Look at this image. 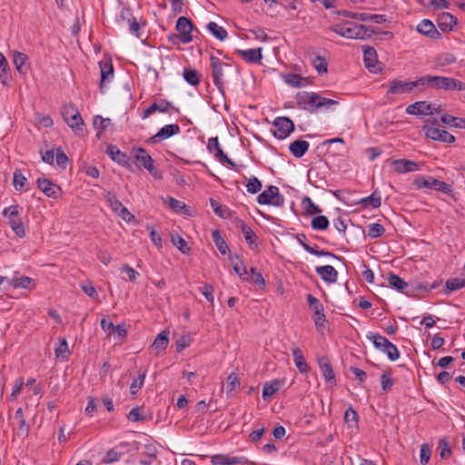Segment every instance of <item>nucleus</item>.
<instances>
[{
    "instance_id": "1",
    "label": "nucleus",
    "mask_w": 465,
    "mask_h": 465,
    "mask_svg": "<svg viewBox=\"0 0 465 465\" xmlns=\"http://www.w3.org/2000/svg\"><path fill=\"white\" fill-rule=\"evenodd\" d=\"M330 29L337 35L349 39H363L365 36H371L372 34L379 33V31L371 26L351 22L336 24Z\"/></svg>"
},
{
    "instance_id": "26",
    "label": "nucleus",
    "mask_w": 465,
    "mask_h": 465,
    "mask_svg": "<svg viewBox=\"0 0 465 465\" xmlns=\"http://www.w3.org/2000/svg\"><path fill=\"white\" fill-rule=\"evenodd\" d=\"M14 288H23L27 290H32L35 288V282L32 278L28 276H19L17 272L14 275L12 279L7 281Z\"/></svg>"
},
{
    "instance_id": "23",
    "label": "nucleus",
    "mask_w": 465,
    "mask_h": 465,
    "mask_svg": "<svg viewBox=\"0 0 465 465\" xmlns=\"http://www.w3.org/2000/svg\"><path fill=\"white\" fill-rule=\"evenodd\" d=\"M315 271L328 283H334L338 280V272L331 265L318 266Z\"/></svg>"
},
{
    "instance_id": "4",
    "label": "nucleus",
    "mask_w": 465,
    "mask_h": 465,
    "mask_svg": "<svg viewBox=\"0 0 465 465\" xmlns=\"http://www.w3.org/2000/svg\"><path fill=\"white\" fill-rule=\"evenodd\" d=\"M413 184L418 188H429L438 192H441L447 195L453 193V187L445 182L440 181L432 176H417L413 180Z\"/></svg>"
},
{
    "instance_id": "54",
    "label": "nucleus",
    "mask_w": 465,
    "mask_h": 465,
    "mask_svg": "<svg viewBox=\"0 0 465 465\" xmlns=\"http://www.w3.org/2000/svg\"><path fill=\"white\" fill-rule=\"evenodd\" d=\"M172 242L183 253L188 254L191 252V248L187 246L186 241L180 235H172Z\"/></svg>"
},
{
    "instance_id": "10",
    "label": "nucleus",
    "mask_w": 465,
    "mask_h": 465,
    "mask_svg": "<svg viewBox=\"0 0 465 465\" xmlns=\"http://www.w3.org/2000/svg\"><path fill=\"white\" fill-rule=\"evenodd\" d=\"M175 29L181 36V43L188 44L193 41L192 33L194 29V25L191 19L185 16H180L176 22Z\"/></svg>"
},
{
    "instance_id": "53",
    "label": "nucleus",
    "mask_w": 465,
    "mask_h": 465,
    "mask_svg": "<svg viewBox=\"0 0 465 465\" xmlns=\"http://www.w3.org/2000/svg\"><path fill=\"white\" fill-rule=\"evenodd\" d=\"M304 78L297 74H288L284 76V82L292 87H302Z\"/></svg>"
},
{
    "instance_id": "20",
    "label": "nucleus",
    "mask_w": 465,
    "mask_h": 465,
    "mask_svg": "<svg viewBox=\"0 0 465 465\" xmlns=\"http://www.w3.org/2000/svg\"><path fill=\"white\" fill-rule=\"evenodd\" d=\"M439 90L465 91V83L452 77L441 76Z\"/></svg>"
},
{
    "instance_id": "34",
    "label": "nucleus",
    "mask_w": 465,
    "mask_h": 465,
    "mask_svg": "<svg viewBox=\"0 0 465 465\" xmlns=\"http://www.w3.org/2000/svg\"><path fill=\"white\" fill-rule=\"evenodd\" d=\"M169 331L164 330L161 331L154 339L152 349L157 351V353L164 351L169 344Z\"/></svg>"
},
{
    "instance_id": "19",
    "label": "nucleus",
    "mask_w": 465,
    "mask_h": 465,
    "mask_svg": "<svg viewBox=\"0 0 465 465\" xmlns=\"http://www.w3.org/2000/svg\"><path fill=\"white\" fill-rule=\"evenodd\" d=\"M412 91L411 81L405 82L401 80H393L389 83V90L387 94H409Z\"/></svg>"
},
{
    "instance_id": "24",
    "label": "nucleus",
    "mask_w": 465,
    "mask_h": 465,
    "mask_svg": "<svg viewBox=\"0 0 465 465\" xmlns=\"http://www.w3.org/2000/svg\"><path fill=\"white\" fill-rule=\"evenodd\" d=\"M392 165L394 166L395 172L399 173L414 172L419 170L418 163L407 159L393 160Z\"/></svg>"
},
{
    "instance_id": "9",
    "label": "nucleus",
    "mask_w": 465,
    "mask_h": 465,
    "mask_svg": "<svg viewBox=\"0 0 465 465\" xmlns=\"http://www.w3.org/2000/svg\"><path fill=\"white\" fill-rule=\"evenodd\" d=\"M320 95L316 93L300 92L296 94V101L299 107L310 113L317 111V102Z\"/></svg>"
},
{
    "instance_id": "38",
    "label": "nucleus",
    "mask_w": 465,
    "mask_h": 465,
    "mask_svg": "<svg viewBox=\"0 0 465 465\" xmlns=\"http://www.w3.org/2000/svg\"><path fill=\"white\" fill-rule=\"evenodd\" d=\"M440 121L442 124L450 127L465 129V118L452 116L449 114H443L440 117Z\"/></svg>"
},
{
    "instance_id": "48",
    "label": "nucleus",
    "mask_w": 465,
    "mask_h": 465,
    "mask_svg": "<svg viewBox=\"0 0 465 465\" xmlns=\"http://www.w3.org/2000/svg\"><path fill=\"white\" fill-rule=\"evenodd\" d=\"M446 292H451L465 287V279L451 278L446 281Z\"/></svg>"
},
{
    "instance_id": "11",
    "label": "nucleus",
    "mask_w": 465,
    "mask_h": 465,
    "mask_svg": "<svg viewBox=\"0 0 465 465\" xmlns=\"http://www.w3.org/2000/svg\"><path fill=\"white\" fill-rule=\"evenodd\" d=\"M423 131L425 132V136L441 143H453L455 142V137L451 134H450L446 130H442L437 127L430 126L428 124L423 126Z\"/></svg>"
},
{
    "instance_id": "28",
    "label": "nucleus",
    "mask_w": 465,
    "mask_h": 465,
    "mask_svg": "<svg viewBox=\"0 0 465 465\" xmlns=\"http://www.w3.org/2000/svg\"><path fill=\"white\" fill-rule=\"evenodd\" d=\"M229 260L232 263V267L234 272L239 275V277L245 282L251 281V278L248 276V272L246 270L243 262L239 258L238 255H229Z\"/></svg>"
},
{
    "instance_id": "29",
    "label": "nucleus",
    "mask_w": 465,
    "mask_h": 465,
    "mask_svg": "<svg viewBox=\"0 0 465 465\" xmlns=\"http://www.w3.org/2000/svg\"><path fill=\"white\" fill-rule=\"evenodd\" d=\"M101 71L100 89L103 92L104 84L114 77V66L112 61L99 63Z\"/></svg>"
},
{
    "instance_id": "42",
    "label": "nucleus",
    "mask_w": 465,
    "mask_h": 465,
    "mask_svg": "<svg viewBox=\"0 0 465 465\" xmlns=\"http://www.w3.org/2000/svg\"><path fill=\"white\" fill-rule=\"evenodd\" d=\"M210 204L217 216L223 219L231 216L230 209L227 206L220 204L216 200L211 198Z\"/></svg>"
},
{
    "instance_id": "35",
    "label": "nucleus",
    "mask_w": 465,
    "mask_h": 465,
    "mask_svg": "<svg viewBox=\"0 0 465 465\" xmlns=\"http://www.w3.org/2000/svg\"><path fill=\"white\" fill-rule=\"evenodd\" d=\"M134 159L136 162L140 163V164L145 169H149V167H151V164L154 163V161L147 153V151L142 147H138L137 149H135Z\"/></svg>"
},
{
    "instance_id": "59",
    "label": "nucleus",
    "mask_w": 465,
    "mask_h": 465,
    "mask_svg": "<svg viewBox=\"0 0 465 465\" xmlns=\"http://www.w3.org/2000/svg\"><path fill=\"white\" fill-rule=\"evenodd\" d=\"M262 182L255 176H252V178H250L246 184L248 193H252V194L260 192L262 189Z\"/></svg>"
},
{
    "instance_id": "3",
    "label": "nucleus",
    "mask_w": 465,
    "mask_h": 465,
    "mask_svg": "<svg viewBox=\"0 0 465 465\" xmlns=\"http://www.w3.org/2000/svg\"><path fill=\"white\" fill-rule=\"evenodd\" d=\"M367 338L372 341L374 347L385 353L391 361H396L399 359L400 352L398 348L386 337L371 331L368 333Z\"/></svg>"
},
{
    "instance_id": "51",
    "label": "nucleus",
    "mask_w": 465,
    "mask_h": 465,
    "mask_svg": "<svg viewBox=\"0 0 465 465\" xmlns=\"http://www.w3.org/2000/svg\"><path fill=\"white\" fill-rule=\"evenodd\" d=\"M111 124L110 118H104L101 115H96L94 118V126L96 130H98V133L96 136L100 138V134L104 132L108 125Z\"/></svg>"
},
{
    "instance_id": "7",
    "label": "nucleus",
    "mask_w": 465,
    "mask_h": 465,
    "mask_svg": "<svg viewBox=\"0 0 465 465\" xmlns=\"http://www.w3.org/2000/svg\"><path fill=\"white\" fill-rule=\"evenodd\" d=\"M257 202L260 204L280 207L284 204V197L280 193L279 188L277 186L269 185L265 191L258 195Z\"/></svg>"
},
{
    "instance_id": "57",
    "label": "nucleus",
    "mask_w": 465,
    "mask_h": 465,
    "mask_svg": "<svg viewBox=\"0 0 465 465\" xmlns=\"http://www.w3.org/2000/svg\"><path fill=\"white\" fill-rule=\"evenodd\" d=\"M368 236L371 238H378L385 232L384 227L380 223H371L367 226Z\"/></svg>"
},
{
    "instance_id": "14",
    "label": "nucleus",
    "mask_w": 465,
    "mask_h": 465,
    "mask_svg": "<svg viewBox=\"0 0 465 465\" xmlns=\"http://www.w3.org/2000/svg\"><path fill=\"white\" fill-rule=\"evenodd\" d=\"M118 22L126 23L129 26V30L134 34L137 37L140 36V25L136 18L133 15V11L130 7L124 6L120 12Z\"/></svg>"
},
{
    "instance_id": "43",
    "label": "nucleus",
    "mask_w": 465,
    "mask_h": 465,
    "mask_svg": "<svg viewBox=\"0 0 465 465\" xmlns=\"http://www.w3.org/2000/svg\"><path fill=\"white\" fill-rule=\"evenodd\" d=\"M456 62V57L450 53H444L438 55L434 59V65L436 67H444Z\"/></svg>"
},
{
    "instance_id": "41",
    "label": "nucleus",
    "mask_w": 465,
    "mask_h": 465,
    "mask_svg": "<svg viewBox=\"0 0 465 465\" xmlns=\"http://www.w3.org/2000/svg\"><path fill=\"white\" fill-rule=\"evenodd\" d=\"M212 238H213V241L214 242L217 249L219 250V252L222 254H226L227 252L229 251V247H228V244L225 242V240L223 238L220 231L214 230L212 232Z\"/></svg>"
},
{
    "instance_id": "32",
    "label": "nucleus",
    "mask_w": 465,
    "mask_h": 465,
    "mask_svg": "<svg viewBox=\"0 0 465 465\" xmlns=\"http://www.w3.org/2000/svg\"><path fill=\"white\" fill-rule=\"evenodd\" d=\"M106 153L110 155L112 160L118 163L119 164H128L129 156L125 153L121 152L116 145H108Z\"/></svg>"
},
{
    "instance_id": "30",
    "label": "nucleus",
    "mask_w": 465,
    "mask_h": 465,
    "mask_svg": "<svg viewBox=\"0 0 465 465\" xmlns=\"http://www.w3.org/2000/svg\"><path fill=\"white\" fill-rule=\"evenodd\" d=\"M310 143L304 140H295L291 143L289 150L296 158H302L309 150Z\"/></svg>"
},
{
    "instance_id": "56",
    "label": "nucleus",
    "mask_w": 465,
    "mask_h": 465,
    "mask_svg": "<svg viewBox=\"0 0 465 465\" xmlns=\"http://www.w3.org/2000/svg\"><path fill=\"white\" fill-rule=\"evenodd\" d=\"M27 179L22 174L21 171L15 170L13 176V184L17 191L24 190Z\"/></svg>"
},
{
    "instance_id": "13",
    "label": "nucleus",
    "mask_w": 465,
    "mask_h": 465,
    "mask_svg": "<svg viewBox=\"0 0 465 465\" xmlns=\"http://www.w3.org/2000/svg\"><path fill=\"white\" fill-rule=\"evenodd\" d=\"M181 131L180 126L177 124H166L162 127L158 133L152 137H150L146 143H158L163 140L168 139L173 135L179 134Z\"/></svg>"
},
{
    "instance_id": "8",
    "label": "nucleus",
    "mask_w": 465,
    "mask_h": 465,
    "mask_svg": "<svg viewBox=\"0 0 465 465\" xmlns=\"http://www.w3.org/2000/svg\"><path fill=\"white\" fill-rule=\"evenodd\" d=\"M211 61V68H212V77L215 86L218 90L224 95V83L223 81L224 69L230 67L229 64L222 62L218 57L213 55L210 58Z\"/></svg>"
},
{
    "instance_id": "31",
    "label": "nucleus",
    "mask_w": 465,
    "mask_h": 465,
    "mask_svg": "<svg viewBox=\"0 0 465 465\" xmlns=\"http://www.w3.org/2000/svg\"><path fill=\"white\" fill-rule=\"evenodd\" d=\"M292 353L293 361L300 372L307 373L310 371V367L304 359L302 351L300 348L295 347L292 349Z\"/></svg>"
},
{
    "instance_id": "21",
    "label": "nucleus",
    "mask_w": 465,
    "mask_h": 465,
    "mask_svg": "<svg viewBox=\"0 0 465 465\" xmlns=\"http://www.w3.org/2000/svg\"><path fill=\"white\" fill-rule=\"evenodd\" d=\"M321 371L323 374L324 380L327 383H330L331 386L336 385V378L333 372V369L331 364L328 361L327 358L322 357L318 361Z\"/></svg>"
},
{
    "instance_id": "46",
    "label": "nucleus",
    "mask_w": 465,
    "mask_h": 465,
    "mask_svg": "<svg viewBox=\"0 0 465 465\" xmlns=\"http://www.w3.org/2000/svg\"><path fill=\"white\" fill-rule=\"evenodd\" d=\"M9 71L10 67L8 62L5 55L0 52V81L4 85L7 84Z\"/></svg>"
},
{
    "instance_id": "62",
    "label": "nucleus",
    "mask_w": 465,
    "mask_h": 465,
    "mask_svg": "<svg viewBox=\"0 0 465 465\" xmlns=\"http://www.w3.org/2000/svg\"><path fill=\"white\" fill-rule=\"evenodd\" d=\"M381 383L382 391H389L390 390H391L394 381L388 371H384L381 376Z\"/></svg>"
},
{
    "instance_id": "63",
    "label": "nucleus",
    "mask_w": 465,
    "mask_h": 465,
    "mask_svg": "<svg viewBox=\"0 0 465 465\" xmlns=\"http://www.w3.org/2000/svg\"><path fill=\"white\" fill-rule=\"evenodd\" d=\"M252 279L253 282L260 288L263 289L266 285L265 280L263 279L262 273L257 270L256 267L251 268Z\"/></svg>"
},
{
    "instance_id": "49",
    "label": "nucleus",
    "mask_w": 465,
    "mask_h": 465,
    "mask_svg": "<svg viewBox=\"0 0 465 465\" xmlns=\"http://www.w3.org/2000/svg\"><path fill=\"white\" fill-rule=\"evenodd\" d=\"M329 219L324 215H317L312 220V227L313 230L324 231L329 227Z\"/></svg>"
},
{
    "instance_id": "64",
    "label": "nucleus",
    "mask_w": 465,
    "mask_h": 465,
    "mask_svg": "<svg viewBox=\"0 0 465 465\" xmlns=\"http://www.w3.org/2000/svg\"><path fill=\"white\" fill-rule=\"evenodd\" d=\"M431 455V450L428 444H422L420 450V462L421 465L429 463Z\"/></svg>"
},
{
    "instance_id": "60",
    "label": "nucleus",
    "mask_w": 465,
    "mask_h": 465,
    "mask_svg": "<svg viewBox=\"0 0 465 465\" xmlns=\"http://www.w3.org/2000/svg\"><path fill=\"white\" fill-rule=\"evenodd\" d=\"M156 112H161V113H167V114H170L172 111H175V112H179V110L177 108H175L173 106V104L163 99V100H161L160 103H156Z\"/></svg>"
},
{
    "instance_id": "2",
    "label": "nucleus",
    "mask_w": 465,
    "mask_h": 465,
    "mask_svg": "<svg viewBox=\"0 0 465 465\" xmlns=\"http://www.w3.org/2000/svg\"><path fill=\"white\" fill-rule=\"evenodd\" d=\"M61 114L64 120L74 130L75 134L79 136L84 134V120L74 104L64 105Z\"/></svg>"
},
{
    "instance_id": "17",
    "label": "nucleus",
    "mask_w": 465,
    "mask_h": 465,
    "mask_svg": "<svg viewBox=\"0 0 465 465\" xmlns=\"http://www.w3.org/2000/svg\"><path fill=\"white\" fill-rule=\"evenodd\" d=\"M406 113L412 115H431L433 111L431 110V104L427 101L415 102L406 108Z\"/></svg>"
},
{
    "instance_id": "40",
    "label": "nucleus",
    "mask_w": 465,
    "mask_h": 465,
    "mask_svg": "<svg viewBox=\"0 0 465 465\" xmlns=\"http://www.w3.org/2000/svg\"><path fill=\"white\" fill-rule=\"evenodd\" d=\"M164 203L174 212L178 213H188L189 207L183 202L176 200L173 197H167Z\"/></svg>"
},
{
    "instance_id": "50",
    "label": "nucleus",
    "mask_w": 465,
    "mask_h": 465,
    "mask_svg": "<svg viewBox=\"0 0 465 465\" xmlns=\"http://www.w3.org/2000/svg\"><path fill=\"white\" fill-rule=\"evenodd\" d=\"M344 420L349 427H357L359 416L352 407H349L344 413Z\"/></svg>"
},
{
    "instance_id": "33",
    "label": "nucleus",
    "mask_w": 465,
    "mask_h": 465,
    "mask_svg": "<svg viewBox=\"0 0 465 465\" xmlns=\"http://www.w3.org/2000/svg\"><path fill=\"white\" fill-rule=\"evenodd\" d=\"M240 54L247 63L260 64L262 58V48L237 50Z\"/></svg>"
},
{
    "instance_id": "36",
    "label": "nucleus",
    "mask_w": 465,
    "mask_h": 465,
    "mask_svg": "<svg viewBox=\"0 0 465 465\" xmlns=\"http://www.w3.org/2000/svg\"><path fill=\"white\" fill-rule=\"evenodd\" d=\"M241 231L248 245L252 249L257 247V235L253 230L250 226L246 225L243 222H241Z\"/></svg>"
},
{
    "instance_id": "22",
    "label": "nucleus",
    "mask_w": 465,
    "mask_h": 465,
    "mask_svg": "<svg viewBox=\"0 0 465 465\" xmlns=\"http://www.w3.org/2000/svg\"><path fill=\"white\" fill-rule=\"evenodd\" d=\"M27 61L28 56L25 54L19 51L13 52V62L19 74L25 75L28 73L30 65Z\"/></svg>"
},
{
    "instance_id": "25",
    "label": "nucleus",
    "mask_w": 465,
    "mask_h": 465,
    "mask_svg": "<svg viewBox=\"0 0 465 465\" xmlns=\"http://www.w3.org/2000/svg\"><path fill=\"white\" fill-rule=\"evenodd\" d=\"M285 380L275 379L264 384L262 389V398L264 401L271 399L275 392L284 384Z\"/></svg>"
},
{
    "instance_id": "5",
    "label": "nucleus",
    "mask_w": 465,
    "mask_h": 465,
    "mask_svg": "<svg viewBox=\"0 0 465 465\" xmlns=\"http://www.w3.org/2000/svg\"><path fill=\"white\" fill-rule=\"evenodd\" d=\"M19 206L11 205L3 211V215L8 218V223L14 232L20 238L25 236V229L23 221L19 216Z\"/></svg>"
},
{
    "instance_id": "37",
    "label": "nucleus",
    "mask_w": 465,
    "mask_h": 465,
    "mask_svg": "<svg viewBox=\"0 0 465 465\" xmlns=\"http://www.w3.org/2000/svg\"><path fill=\"white\" fill-rule=\"evenodd\" d=\"M358 203L363 208L368 207V205H371L373 208H379L381 204V197L378 190H375L371 195L361 199Z\"/></svg>"
},
{
    "instance_id": "18",
    "label": "nucleus",
    "mask_w": 465,
    "mask_h": 465,
    "mask_svg": "<svg viewBox=\"0 0 465 465\" xmlns=\"http://www.w3.org/2000/svg\"><path fill=\"white\" fill-rule=\"evenodd\" d=\"M417 31L431 39H438L440 37V33L436 29L434 24L429 19L422 20L417 25Z\"/></svg>"
},
{
    "instance_id": "6",
    "label": "nucleus",
    "mask_w": 465,
    "mask_h": 465,
    "mask_svg": "<svg viewBox=\"0 0 465 465\" xmlns=\"http://www.w3.org/2000/svg\"><path fill=\"white\" fill-rule=\"evenodd\" d=\"M306 299L308 306L313 313L312 320L314 322L315 327L318 330H320L321 328L325 326V323L327 322L326 316L323 313V305L318 298L314 297L311 293L307 294Z\"/></svg>"
},
{
    "instance_id": "47",
    "label": "nucleus",
    "mask_w": 465,
    "mask_h": 465,
    "mask_svg": "<svg viewBox=\"0 0 465 465\" xmlns=\"http://www.w3.org/2000/svg\"><path fill=\"white\" fill-rule=\"evenodd\" d=\"M146 377V371H139L138 377L134 378L130 386V393L132 395H136L139 390L142 389L144 383V380Z\"/></svg>"
},
{
    "instance_id": "27",
    "label": "nucleus",
    "mask_w": 465,
    "mask_h": 465,
    "mask_svg": "<svg viewBox=\"0 0 465 465\" xmlns=\"http://www.w3.org/2000/svg\"><path fill=\"white\" fill-rule=\"evenodd\" d=\"M438 26L441 31H452L454 25L457 24V18L451 14L443 12L438 17Z\"/></svg>"
},
{
    "instance_id": "52",
    "label": "nucleus",
    "mask_w": 465,
    "mask_h": 465,
    "mask_svg": "<svg viewBox=\"0 0 465 465\" xmlns=\"http://www.w3.org/2000/svg\"><path fill=\"white\" fill-rule=\"evenodd\" d=\"M184 80L191 85H197L200 83V76L196 70L184 69L183 70Z\"/></svg>"
},
{
    "instance_id": "58",
    "label": "nucleus",
    "mask_w": 465,
    "mask_h": 465,
    "mask_svg": "<svg viewBox=\"0 0 465 465\" xmlns=\"http://www.w3.org/2000/svg\"><path fill=\"white\" fill-rule=\"evenodd\" d=\"M228 465H256L255 462L250 460L244 456H230L228 455Z\"/></svg>"
},
{
    "instance_id": "39",
    "label": "nucleus",
    "mask_w": 465,
    "mask_h": 465,
    "mask_svg": "<svg viewBox=\"0 0 465 465\" xmlns=\"http://www.w3.org/2000/svg\"><path fill=\"white\" fill-rule=\"evenodd\" d=\"M387 280L390 284V286L398 292H402L404 288L407 287V282H405L402 278L396 275L392 272H388L387 274Z\"/></svg>"
},
{
    "instance_id": "12",
    "label": "nucleus",
    "mask_w": 465,
    "mask_h": 465,
    "mask_svg": "<svg viewBox=\"0 0 465 465\" xmlns=\"http://www.w3.org/2000/svg\"><path fill=\"white\" fill-rule=\"evenodd\" d=\"M273 125L276 127L273 135L278 139H284L294 131V124L288 117H276Z\"/></svg>"
},
{
    "instance_id": "55",
    "label": "nucleus",
    "mask_w": 465,
    "mask_h": 465,
    "mask_svg": "<svg viewBox=\"0 0 465 465\" xmlns=\"http://www.w3.org/2000/svg\"><path fill=\"white\" fill-rule=\"evenodd\" d=\"M424 6H433L436 9H448L450 4L447 0H420Z\"/></svg>"
},
{
    "instance_id": "61",
    "label": "nucleus",
    "mask_w": 465,
    "mask_h": 465,
    "mask_svg": "<svg viewBox=\"0 0 465 465\" xmlns=\"http://www.w3.org/2000/svg\"><path fill=\"white\" fill-rule=\"evenodd\" d=\"M104 197L113 211L118 212L120 208L123 206L122 203L112 193L108 192Z\"/></svg>"
},
{
    "instance_id": "44",
    "label": "nucleus",
    "mask_w": 465,
    "mask_h": 465,
    "mask_svg": "<svg viewBox=\"0 0 465 465\" xmlns=\"http://www.w3.org/2000/svg\"><path fill=\"white\" fill-rule=\"evenodd\" d=\"M207 29L220 41H223L228 36L227 31L223 26H219L215 22H210L207 25Z\"/></svg>"
},
{
    "instance_id": "45",
    "label": "nucleus",
    "mask_w": 465,
    "mask_h": 465,
    "mask_svg": "<svg viewBox=\"0 0 465 465\" xmlns=\"http://www.w3.org/2000/svg\"><path fill=\"white\" fill-rule=\"evenodd\" d=\"M302 206L308 215H314L322 213V209H320V207L308 196H305L302 200Z\"/></svg>"
},
{
    "instance_id": "15",
    "label": "nucleus",
    "mask_w": 465,
    "mask_h": 465,
    "mask_svg": "<svg viewBox=\"0 0 465 465\" xmlns=\"http://www.w3.org/2000/svg\"><path fill=\"white\" fill-rule=\"evenodd\" d=\"M37 187L47 196L53 199H58L61 195V188L47 178H38Z\"/></svg>"
},
{
    "instance_id": "16",
    "label": "nucleus",
    "mask_w": 465,
    "mask_h": 465,
    "mask_svg": "<svg viewBox=\"0 0 465 465\" xmlns=\"http://www.w3.org/2000/svg\"><path fill=\"white\" fill-rule=\"evenodd\" d=\"M362 50L365 66L372 73H376L381 70L380 64L377 60L376 50L373 47L368 45H364Z\"/></svg>"
}]
</instances>
